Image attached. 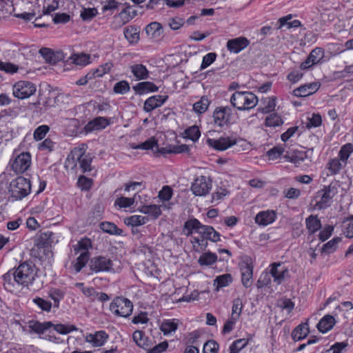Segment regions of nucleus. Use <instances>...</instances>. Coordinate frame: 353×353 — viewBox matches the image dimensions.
Listing matches in <instances>:
<instances>
[{
	"label": "nucleus",
	"instance_id": "nucleus-1",
	"mask_svg": "<svg viewBox=\"0 0 353 353\" xmlns=\"http://www.w3.org/2000/svg\"><path fill=\"white\" fill-rule=\"evenodd\" d=\"M183 229L187 231V236L191 235L193 231H195L206 240L208 239L212 242L220 241V234L212 226L203 225L198 219L194 218L185 221Z\"/></svg>",
	"mask_w": 353,
	"mask_h": 353
},
{
	"label": "nucleus",
	"instance_id": "nucleus-2",
	"mask_svg": "<svg viewBox=\"0 0 353 353\" xmlns=\"http://www.w3.org/2000/svg\"><path fill=\"white\" fill-rule=\"evenodd\" d=\"M14 281L23 287L32 285L37 276V268L32 262L24 261L14 270Z\"/></svg>",
	"mask_w": 353,
	"mask_h": 353
},
{
	"label": "nucleus",
	"instance_id": "nucleus-3",
	"mask_svg": "<svg viewBox=\"0 0 353 353\" xmlns=\"http://www.w3.org/2000/svg\"><path fill=\"white\" fill-rule=\"evenodd\" d=\"M230 103L240 111L249 110L257 105L258 98L251 92L236 91L230 97Z\"/></svg>",
	"mask_w": 353,
	"mask_h": 353
},
{
	"label": "nucleus",
	"instance_id": "nucleus-4",
	"mask_svg": "<svg viewBox=\"0 0 353 353\" xmlns=\"http://www.w3.org/2000/svg\"><path fill=\"white\" fill-rule=\"evenodd\" d=\"M30 191V181L27 178H16L10 183L9 192L14 201L21 200L27 196Z\"/></svg>",
	"mask_w": 353,
	"mask_h": 353
},
{
	"label": "nucleus",
	"instance_id": "nucleus-5",
	"mask_svg": "<svg viewBox=\"0 0 353 353\" xmlns=\"http://www.w3.org/2000/svg\"><path fill=\"white\" fill-rule=\"evenodd\" d=\"M336 188L331 183L328 186H325L323 189L318 191L314 199L316 203L314 208L317 210H323L328 208L331 203L333 197L336 194Z\"/></svg>",
	"mask_w": 353,
	"mask_h": 353
},
{
	"label": "nucleus",
	"instance_id": "nucleus-6",
	"mask_svg": "<svg viewBox=\"0 0 353 353\" xmlns=\"http://www.w3.org/2000/svg\"><path fill=\"white\" fill-rule=\"evenodd\" d=\"M33 331L38 334H42L46 330L53 327L55 331L61 334H67L73 331H77L78 328L74 325H63V324H53L50 321H46L43 323L37 322L31 326Z\"/></svg>",
	"mask_w": 353,
	"mask_h": 353
},
{
	"label": "nucleus",
	"instance_id": "nucleus-7",
	"mask_svg": "<svg viewBox=\"0 0 353 353\" xmlns=\"http://www.w3.org/2000/svg\"><path fill=\"white\" fill-rule=\"evenodd\" d=\"M110 310L116 316L128 317L133 310L132 302L123 297H116L110 305Z\"/></svg>",
	"mask_w": 353,
	"mask_h": 353
},
{
	"label": "nucleus",
	"instance_id": "nucleus-8",
	"mask_svg": "<svg viewBox=\"0 0 353 353\" xmlns=\"http://www.w3.org/2000/svg\"><path fill=\"white\" fill-rule=\"evenodd\" d=\"M37 90L34 83L28 81H19L12 86V94L19 99H25L33 95Z\"/></svg>",
	"mask_w": 353,
	"mask_h": 353
},
{
	"label": "nucleus",
	"instance_id": "nucleus-9",
	"mask_svg": "<svg viewBox=\"0 0 353 353\" xmlns=\"http://www.w3.org/2000/svg\"><path fill=\"white\" fill-rule=\"evenodd\" d=\"M86 146L82 144L74 148L71 152V156L73 159H77L79 162L80 168L83 173L91 170V159L85 154Z\"/></svg>",
	"mask_w": 353,
	"mask_h": 353
},
{
	"label": "nucleus",
	"instance_id": "nucleus-10",
	"mask_svg": "<svg viewBox=\"0 0 353 353\" xmlns=\"http://www.w3.org/2000/svg\"><path fill=\"white\" fill-rule=\"evenodd\" d=\"M31 165V155L29 152H22L10 163L12 170L16 174H21L27 171Z\"/></svg>",
	"mask_w": 353,
	"mask_h": 353
},
{
	"label": "nucleus",
	"instance_id": "nucleus-11",
	"mask_svg": "<svg viewBox=\"0 0 353 353\" xmlns=\"http://www.w3.org/2000/svg\"><path fill=\"white\" fill-rule=\"evenodd\" d=\"M232 114V109L229 106L216 108L213 112L214 123L219 127L228 125Z\"/></svg>",
	"mask_w": 353,
	"mask_h": 353
},
{
	"label": "nucleus",
	"instance_id": "nucleus-12",
	"mask_svg": "<svg viewBox=\"0 0 353 353\" xmlns=\"http://www.w3.org/2000/svg\"><path fill=\"white\" fill-rule=\"evenodd\" d=\"M113 263L105 256H95L90 260V270L94 272H110L112 270Z\"/></svg>",
	"mask_w": 353,
	"mask_h": 353
},
{
	"label": "nucleus",
	"instance_id": "nucleus-13",
	"mask_svg": "<svg viewBox=\"0 0 353 353\" xmlns=\"http://www.w3.org/2000/svg\"><path fill=\"white\" fill-rule=\"evenodd\" d=\"M212 188L210 178H195L191 185V190L195 196H205Z\"/></svg>",
	"mask_w": 353,
	"mask_h": 353
},
{
	"label": "nucleus",
	"instance_id": "nucleus-14",
	"mask_svg": "<svg viewBox=\"0 0 353 353\" xmlns=\"http://www.w3.org/2000/svg\"><path fill=\"white\" fill-rule=\"evenodd\" d=\"M28 53H31V50L28 46L17 43H13L10 44L8 50L5 52V57L8 59H16L19 58L21 55L24 57L25 59H27L26 57L28 56Z\"/></svg>",
	"mask_w": 353,
	"mask_h": 353
},
{
	"label": "nucleus",
	"instance_id": "nucleus-15",
	"mask_svg": "<svg viewBox=\"0 0 353 353\" xmlns=\"http://www.w3.org/2000/svg\"><path fill=\"white\" fill-rule=\"evenodd\" d=\"M270 267V274L278 285L282 283L289 275L288 268L281 263H274Z\"/></svg>",
	"mask_w": 353,
	"mask_h": 353
},
{
	"label": "nucleus",
	"instance_id": "nucleus-16",
	"mask_svg": "<svg viewBox=\"0 0 353 353\" xmlns=\"http://www.w3.org/2000/svg\"><path fill=\"white\" fill-rule=\"evenodd\" d=\"M207 144L219 151H223L236 144V141L230 137H220L217 139L208 138L206 140Z\"/></svg>",
	"mask_w": 353,
	"mask_h": 353
},
{
	"label": "nucleus",
	"instance_id": "nucleus-17",
	"mask_svg": "<svg viewBox=\"0 0 353 353\" xmlns=\"http://www.w3.org/2000/svg\"><path fill=\"white\" fill-rule=\"evenodd\" d=\"M277 218V213L273 210H267L259 212L255 216V223L261 226H267L273 222Z\"/></svg>",
	"mask_w": 353,
	"mask_h": 353
},
{
	"label": "nucleus",
	"instance_id": "nucleus-18",
	"mask_svg": "<svg viewBox=\"0 0 353 353\" xmlns=\"http://www.w3.org/2000/svg\"><path fill=\"white\" fill-rule=\"evenodd\" d=\"M324 57V50L321 48H316L312 50L306 60L301 63L300 68L306 70L319 63Z\"/></svg>",
	"mask_w": 353,
	"mask_h": 353
},
{
	"label": "nucleus",
	"instance_id": "nucleus-19",
	"mask_svg": "<svg viewBox=\"0 0 353 353\" xmlns=\"http://www.w3.org/2000/svg\"><path fill=\"white\" fill-rule=\"evenodd\" d=\"M241 272V282L243 285L248 288L252 284L253 266L248 261H243L240 264Z\"/></svg>",
	"mask_w": 353,
	"mask_h": 353
},
{
	"label": "nucleus",
	"instance_id": "nucleus-20",
	"mask_svg": "<svg viewBox=\"0 0 353 353\" xmlns=\"http://www.w3.org/2000/svg\"><path fill=\"white\" fill-rule=\"evenodd\" d=\"M250 44L249 40L243 37L230 39L227 42V48L230 52L239 53Z\"/></svg>",
	"mask_w": 353,
	"mask_h": 353
},
{
	"label": "nucleus",
	"instance_id": "nucleus-21",
	"mask_svg": "<svg viewBox=\"0 0 353 353\" xmlns=\"http://www.w3.org/2000/svg\"><path fill=\"white\" fill-rule=\"evenodd\" d=\"M167 95H154L147 99L143 105V110L150 112L154 109L161 107L168 99Z\"/></svg>",
	"mask_w": 353,
	"mask_h": 353
},
{
	"label": "nucleus",
	"instance_id": "nucleus-22",
	"mask_svg": "<svg viewBox=\"0 0 353 353\" xmlns=\"http://www.w3.org/2000/svg\"><path fill=\"white\" fill-rule=\"evenodd\" d=\"M306 152L303 150H298L294 148H286V152L283 158L295 164L300 163L306 158Z\"/></svg>",
	"mask_w": 353,
	"mask_h": 353
},
{
	"label": "nucleus",
	"instance_id": "nucleus-23",
	"mask_svg": "<svg viewBox=\"0 0 353 353\" xmlns=\"http://www.w3.org/2000/svg\"><path fill=\"white\" fill-rule=\"evenodd\" d=\"M318 83H311L299 87L294 90L293 94L298 97H305L315 93L319 88Z\"/></svg>",
	"mask_w": 353,
	"mask_h": 353
},
{
	"label": "nucleus",
	"instance_id": "nucleus-24",
	"mask_svg": "<svg viewBox=\"0 0 353 353\" xmlns=\"http://www.w3.org/2000/svg\"><path fill=\"white\" fill-rule=\"evenodd\" d=\"M110 119L105 117H97L88 122L84 129L86 132H90L94 130H99L104 129L110 125Z\"/></svg>",
	"mask_w": 353,
	"mask_h": 353
},
{
	"label": "nucleus",
	"instance_id": "nucleus-25",
	"mask_svg": "<svg viewBox=\"0 0 353 353\" xmlns=\"http://www.w3.org/2000/svg\"><path fill=\"white\" fill-rule=\"evenodd\" d=\"M108 339V334L103 330L98 331L86 336L87 341L92 343L94 347L102 346Z\"/></svg>",
	"mask_w": 353,
	"mask_h": 353
},
{
	"label": "nucleus",
	"instance_id": "nucleus-26",
	"mask_svg": "<svg viewBox=\"0 0 353 353\" xmlns=\"http://www.w3.org/2000/svg\"><path fill=\"white\" fill-rule=\"evenodd\" d=\"M130 70L137 81L145 80L149 78L150 72L143 64H134L130 66Z\"/></svg>",
	"mask_w": 353,
	"mask_h": 353
},
{
	"label": "nucleus",
	"instance_id": "nucleus-27",
	"mask_svg": "<svg viewBox=\"0 0 353 353\" xmlns=\"http://www.w3.org/2000/svg\"><path fill=\"white\" fill-rule=\"evenodd\" d=\"M133 89L137 94L141 95L150 92H157L159 88L152 82L143 81L133 86Z\"/></svg>",
	"mask_w": 353,
	"mask_h": 353
},
{
	"label": "nucleus",
	"instance_id": "nucleus-28",
	"mask_svg": "<svg viewBox=\"0 0 353 353\" xmlns=\"http://www.w3.org/2000/svg\"><path fill=\"white\" fill-rule=\"evenodd\" d=\"M336 323L333 316L327 314L324 316L317 324V328L319 332L326 333L330 330Z\"/></svg>",
	"mask_w": 353,
	"mask_h": 353
},
{
	"label": "nucleus",
	"instance_id": "nucleus-29",
	"mask_svg": "<svg viewBox=\"0 0 353 353\" xmlns=\"http://www.w3.org/2000/svg\"><path fill=\"white\" fill-rule=\"evenodd\" d=\"M100 229L104 232L112 235L123 236V231L119 228L114 223L104 221L99 225Z\"/></svg>",
	"mask_w": 353,
	"mask_h": 353
},
{
	"label": "nucleus",
	"instance_id": "nucleus-30",
	"mask_svg": "<svg viewBox=\"0 0 353 353\" xmlns=\"http://www.w3.org/2000/svg\"><path fill=\"white\" fill-rule=\"evenodd\" d=\"M146 34L152 39H157L163 34V27L160 23L152 22L145 27Z\"/></svg>",
	"mask_w": 353,
	"mask_h": 353
},
{
	"label": "nucleus",
	"instance_id": "nucleus-31",
	"mask_svg": "<svg viewBox=\"0 0 353 353\" xmlns=\"http://www.w3.org/2000/svg\"><path fill=\"white\" fill-rule=\"evenodd\" d=\"M309 333V329L307 323L299 325L292 333V337L294 341H299L305 338Z\"/></svg>",
	"mask_w": 353,
	"mask_h": 353
},
{
	"label": "nucleus",
	"instance_id": "nucleus-32",
	"mask_svg": "<svg viewBox=\"0 0 353 353\" xmlns=\"http://www.w3.org/2000/svg\"><path fill=\"white\" fill-rule=\"evenodd\" d=\"M345 163L339 158L330 159L326 168L329 170L330 174L335 175L339 173V171L345 166Z\"/></svg>",
	"mask_w": 353,
	"mask_h": 353
},
{
	"label": "nucleus",
	"instance_id": "nucleus-33",
	"mask_svg": "<svg viewBox=\"0 0 353 353\" xmlns=\"http://www.w3.org/2000/svg\"><path fill=\"white\" fill-rule=\"evenodd\" d=\"M306 228L310 234H314L318 231L321 227V221L317 216L310 215L305 219Z\"/></svg>",
	"mask_w": 353,
	"mask_h": 353
},
{
	"label": "nucleus",
	"instance_id": "nucleus-34",
	"mask_svg": "<svg viewBox=\"0 0 353 353\" xmlns=\"http://www.w3.org/2000/svg\"><path fill=\"white\" fill-rule=\"evenodd\" d=\"M134 341L137 345L143 349H148L149 346L148 337L145 336L144 332L141 330H136L132 335Z\"/></svg>",
	"mask_w": 353,
	"mask_h": 353
},
{
	"label": "nucleus",
	"instance_id": "nucleus-35",
	"mask_svg": "<svg viewBox=\"0 0 353 353\" xmlns=\"http://www.w3.org/2000/svg\"><path fill=\"white\" fill-rule=\"evenodd\" d=\"M92 248V243L90 239L83 238L78 241L77 245H74V251L75 254L79 252L90 254L88 250Z\"/></svg>",
	"mask_w": 353,
	"mask_h": 353
},
{
	"label": "nucleus",
	"instance_id": "nucleus-36",
	"mask_svg": "<svg viewBox=\"0 0 353 353\" xmlns=\"http://www.w3.org/2000/svg\"><path fill=\"white\" fill-rule=\"evenodd\" d=\"M161 205H143L141 212L145 214L152 216L153 219H157L161 214Z\"/></svg>",
	"mask_w": 353,
	"mask_h": 353
},
{
	"label": "nucleus",
	"instance_id": "nucleus-37",
	"mask_svg": "<svg viewBox=\"0 0 353 353\" xmlns=\"http://www.w3.org/2000/svg\"><path fill=\"white\" fill-rule=\"evenodd\" d=\"M287 146L284 145H276L268 150L266 153V156L269 161H274L278 158L281 157L283 154L286 152Z\"/></svg>",
	"mask_w": 353,
	"mask_h": 353
},
{
	"label": "nucleus",
	"instance_id": "nucleus-38",
	"mask_svg": "<svg viewBox=\"0 0 353 353\" xmlns=\"http://www.w3.org/2000/svg\"><path fill=\"white\" fill-rule=\"evenodd\" d=\"M217 261V256L216 254L211 252L203 253L199 260L198 263L200 265L210 266L216 263Z\"/></svg>",
	"mask_w": 353,
	"mask_h": 353
},
{
	"label": "nucleus",
	"instance_id": "nucleus-39",
	"mask_svg": "<svg viewBox=\"0 0 353 353\" xmlns=\"http://www.w3.org/2000/svg\"><path fill=\"white\" fill-rule=\"evenodd\" d=\"M148 221V219L145 216L141 215H132L125 218L124 223L127 225L136 227L144 225Z\"/></svg>",
	"mask_w": 353,
	"mask_h": 353
},
{
	"label": "nucleus",
	"instance_id": "nucleus-40",
	"mask_svg": "<svg viewBox=\"0 0 353 353\" xmlns=\"http://www.w3.org/2000/svg\"><path fill=\"white\" fill-rule=\"evenodd\" d=\"M210 100L206 96H203L200 100L193 105V110L198 114L205 112L210 105Z\"/></svg>",
	"mask_w": 353,
	"mask_h": 353
},
{
	"label": "nucleus",
	"instance_id": "nucleus-41",
	"mask_svg": "<svg viewBox=\"0 0 353 353\" xmlns=\"http://www.w3.org/2000/svg\"><path fill=\"white\" fill-rule=\"evenodd\" d=\"M292 18V15L289 14L279 19V22L280 26L279 28H281L283 26H286L288 29H290L292 28H298L301 26V23L300 21L296 19L291 21Z\"/></svg>",
	"mask_w": 353,
	"mask_h": 353
},
{
	"label": "nucleus",
	"instance_id": "nucleus-42",
	"mask_svg": "<svg viewBox=\"0 0 353 353\" xmlns=\"http://www.w3.org/2000/svg\"><path fill=\"white\" fill-rule=\"evenodd\" d=\"M353 152V145L352 143H346L343 145L339 152V159H340L342 162H344L347 164L348 159L350 154Z\"/></svg>",
	"mask_w": 353,
	"mask_h": 353
},
{
	"label": "nucleus",
	"instance_id": "nucleus-43",
	"mask_svg": "<svg viewBox=\"0 0 353 353\" xmlns=\"http://www.w3.org/2000/svg\"><path fill=\"white\" fill-rule=\"evenodd\" d=\"M64 294V292L60 289L52 288L48 292V296L54 301V307H59V302L61 300L63 299Z\"/></svg>",
	"mask_w": 353,
	"mask_h": 353
},
{
	"label": "nucleus",
	"instance_id": "nucleus-44",
	"mask_svg": "<svg viewBox=\"0 0 353 353\" xmlns=\"http://www.w3.org/2000/svg\"><path fill=\"white\" fill-rule=\"evenodd\" d=\"M184 137L196 142L201 136V132L197 125H192L187 128L184 132Z\"/></svg>",
	"mask_w": 353,
	"mask_h": 353
},
{
	"label": "nucleus",
	"instance_id": "nucleus-45",
	"mask_svg": "<svg viewBox=\"0 0 353 353\" xmlns=\"http://www.w3.org/2000/svg\"><path fill=\"white\" fill-rule=\"evenodd\" d=\"M232 281V276L230 274H224L216 276L214 281V285H216V289L229 285Z\"/></svg>",
	"mask_w": 353,
	"mask_h": 353
},
{
	"label": "nucleus",
	"instance_id": "nucleus-46",
	"mask_svg": "<svg viewBox=\"0 0 353 353\" xmlns=\"http://www.w3.org/2000/svg\"><path fill=\"white\" fill-rule=\"evenodd\" d=\"M14 270H9L2 276L3 286L6 290L11 291L14 288Z\"/></svg>",
	"mask_w": 353,
	"mask_h": 353
},
{
	"label": "nucleus",
	"instance_id": "nucleus-47",
	"mask_svg": "<svg viewBox=\"0 0 353 353\" xmlns=\"http://www.w3.org/2000/svg\"><path fill=\"white\" fill-rule=\"evenodd\" d=\"M112 64L111 63H105V65L99 66L98 68L94 69L90 71L89 74H92V79H94L96 77H101L105 74L109 72L111 70Z\"/></svg>",
	"mask_w": 353,
	"mask_h": 353
},
{
	"label": "nucleus",
	"instance_id": "nucleus-48",
	"mask_svg": "<svg viewBox=\"0 0 353 353\" xmlns=\"http://www.w3.org/2000/svg\"><path fill=\"white\" fill-rule=\"evenodd\" d=\"M265 123L266 126L276 127L281 125L283 123V121L280 115L272 113L266 117Z\"/></svg>",
	"mask_w": 353,
	"mask_h": 353
},
{
	"label": "nucleus",
	"instance_id": "nucleus-49",
	"mask_svg": "<svg viewBox=\"0 0 353 353\" xmlns=\"http://www.w3.org/2000/svg\"><path fill=\"white\" fill-rule=\"evenodd\" d=\"M90 258V254L80 253L73 267L76 272H79L85 266Z\"/></svg>",
	"mask_w": 353,
	"mask_h": 353
},
{
	"label": "nucleus",
	"instance_id": "nucleus-50",
	"mask_svg": "<svg viewBox=\"0 0 353 353\" xmlns=\"http://www.w3.org/2000/svg\"><path fill=\"white\" fill-rule=\"evenodd\" d=\"M248 341L249 340L245 338L234 341L230 346L229 353H239L248 345Z\"/></svg>",
	"mask_w": 353,
	"mask_h": 353
},
{
	"label": "nucleus",
	"instance_id": "nucleus-51",
	"mask_svg": "<svg viewBox=\"0 0 353 353\" xmlns=\"http://www.w3.org/2000/svg\"><path fill=\"white\" fill-rule=\"evenodd\" d=\"M124 35L130 43L137 42L139 39V32L132 26L125 28Z\"/></svg>",
	"mask_w": 353,
	"mask_h": 353
},
{
	"label": "nucleus",
	"instance_id": "nucleus-52",
	"mask_svg": "<svg viewBox=\"0 0 353 353\" xmlns=\"http://www.w3.org/2000/svg\"><path fill=\"white\" fill-rule=\"evenodd\" d=\"M19 66L10 62H4L0 60V70L9 74L18 72Z\"/></svg>",
	"mask_w": 353,
	"mask_h": 353
},
{
	"label": "nucleus",
	"instance_id": "nucleus-53",
	"mask_svg": "<svg viewBox=\"0 0 353 353\" xmlns=\"http://www.w3.org/2000/svg\"><path fill=\"white\" fill-rule=\"evenodd\" d=\"M32 301L42 311L49 312L51 310L52 304L49 301L41 297H36Z\"/></svg>",
	"mask_w": 353,
	"mask_h": 353
},
{
	"label": "nucleus",
	"instance_id": "nucleus-54",
	"mask_svg": "<svg viewBox=\"0 0 353 353\" xmlns=\"http://www.w3.org/2000/svg\"><path fill=\"white\" fill-rule=\"evenodd\" d=\"M130 84L127 81H121L116 83L113 91L119 94H125L130 91Z\"/></svg>",
	"mask_w": 353,
	"mask_h": 353
},
{
	"label": "nucleus",
	"instance_id": "nucleus-55",
	"mask_svg": "<svg viewBox=\"0 0 353 353\" xmlns=\"http://www.w3.org/2000/svg\"><path fill=\"white\" fill-rule=\"evenodd\" d=\"M264 107L261 108L263 113H268L274 110L276 106V99L273 97H268L263 100Z\"/></svg>",
	"mask_w": 353,
	"mask_h": 353
},
{
	"label": "nucleus",
	"instance_id": "nucleus-56",
	"mask_svg": "<svg viewBox=\"0 0 353 353\" xmlns=\"http://www.w3.org/2000/svg\"><path fill=\"white\" fill-rule=\"evenodd\" d=\"M341 241V238L336 237L327 242L322 248V252L325 253H332L336 250L337 244Z\"/></svg>",
	"mask_w": 353,
	"mask_h": 353
},
{
	"label": "nucleus",
	"instance_id": "nucleus-57",
	"mask_svg": "<svg viewBox=\"0 0 353 353\" xmlns=\"http://www.w3.org/2000/svg\"><path fill=\"white\" fill-rule=\"evenodd\" d=\"M243 303L241 299L237 298L233 301L231 316L239 319L242 312Z\"/></svg>",
	"mask_w": 353,
	"mask_h": 353
},
{
	"label": "nucleus",
	"instance_id": "nucleus-58",
	"mask_svg": "<svg viewBox=\"0 0 353 353\" xmlns=\"http://www.w3.org/2000/svg\"><path fill=\"white\" fill-rule=\"evenodd\" d=\"M173 194L172 189L169 185H164L162 189L159 192L158 197L162 201H169Z\"/></svg>",
	"mask_w": 353,
	"mask_h": 353
},
{
	"label": "nucleus",
	"instance_id": "nucleus-59",
	"mask_svg": "<svg viewBox=\"0 0 353 353\" xmlns=\"http://www.w3.org/2000/svg\"><path fill=\"white\" fill-rule=\"evenodd\" d=\"M177 329V324L173 321H166L163 322L161 325V330L164 334H169L173 332H175Z\"/></svg>",
	"mask_w": 353,
	"mask_h": 353
},
{
	"label": "nucleus",
	"instance_id": "nucleus-60",
	"mask_svg": "<svg viewBox=\"0 0 353 353\" xmlns=\"http://www.w3.org/2000/svg\"><path fill=\"white\" fill-rule=\"evenodd\" d=\"M50 128L48 125H42L37 128L33 134L34 139L36 141H40L43 139L46 134L49 132Z\"/></svg>",
	"mask_w": 353,
	"mask_h": 353
},
{
	"label": "nucleus",
	"instance_id": "nucleus-61",
	"mask_svg": "<svg viewBox=\"0 0 353 353\" xmlns=\"http://www.w3.org/2000/svg\"><path fill=\"white\" fill-rule=\"evenodd\" d=\"M56 143L52 141L50 139H46L43 141L39 144V150L41 151H45L50 152L55 148Z\"/></svg>",
	"mask_w": 353,
	"mask_h": 353
},
{
	"label": "nucleus",
	"instance_id": "nucleus-62",
	"mask_svg": "<svg viewBox=\"0 0 353 353\" xmlns=\"http://www.w3.org/2000/svg\"><path fill=\"white\" fill-rule=\"evenodd\" d=\"M97 13L98 11L95 8H83L80 15L83 21H90Z\"/></svg>",
	"mask_w": 353,
	"mask_h": 353
},
{
	"label": "nucleus",
	"instance_id": "nucleus-63",
	"mask_svg": "<svg viewBox=\"0 0 353 353\" xmlns=\"http://www.w3.org/2000/svg\"><path fill=\"white\" fill-rule=\"evenodd\" d=\"M219 344L214 340H210L205 343L203 353H217Z\"/></svg>",
	"mask_w": 353,
	"mask_h": 353
},
{
	"label": "nucleus",
	"instance_id": "nucleus-64",
	"mask_svg": "<svg viewBox=\"0 0 353 353\" xmlns=\"http://www.w3.org/2000/svg\"><path fill=\"white\" fill-rule=\"evenodd\" d=\"M343 233L346 237H353V217L347 219L343 222Z\"/></svg>",
	"mask_w": 353,
	"mask_h": 353
}]
</instances>
